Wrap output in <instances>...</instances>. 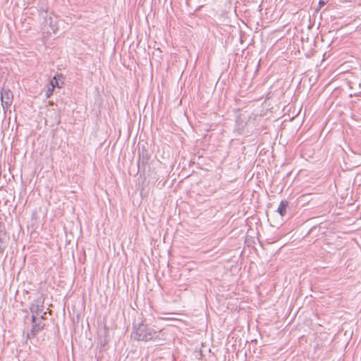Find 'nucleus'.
Instances as JSON below:
<instances>
[{"instance_id": "obj_1", "label": "nucleus", "mask_w": 361, "mask_h": 361, "mask_svg": "<svg viewBox=\"0 0 361 361\" xmlns=\"http://www.w3.org/2000/svg\"><path fill=\"white\" fill-rule=\"evenodd\" d=\"M163 336L161 330L156 331L143 323L134 326L132 337L137 341L160 340Z\"/></svg>"}, {"instance_id": "obj_2", "label": "nucleus", "mask_w": 361, "mask_h": 361, "mask_svg": "<svg viewBox=\"0 0 361 361\" xmlns=\"http://www.w3.org/2000/svg\"><path fill=\"white\" fill-rule=\"evenodd\" d=\"M45 14L46 16H44V30L49 34L56 33L58 30V17L53 13H47V11Z\"/></svg>"}, {"instance_id": "obj_3", "label": "nucleus", "mask_w": 361, "mask_h": 361, "mask_svg": "<svg viewBox=\"0 0 361 361\" xmlns=\"http://www.w3.org/2000/svg\"><path fill=\"white\" fill-rule=\"evenodd\" d=\"M13 94L8 89L3 88L1 91V100L4 109H8L12 104Z\"/></svg>"}, {"instance_id": "obj_4", "label": "nucleus", "mask_w": 361, "mask_h": 361, "mask_svg": "<svg viewBox=\"0 0 361 361\" xmlns=\"http://www.w3.org/2000/svg\"><path fill=\"white\" fill-rule=\"evenodd\" d=\"M47 314L46 312L43 313L42 315L40 316V318H37L36 315L32 314V335H35L37 333H38L39 331H41L44 326V323L42 321L44 319V315Z\"/></svg>"}, {"instance_id": "obj_5", "label": "nucleus", "mask_w": 361, "mask_h": 361, "mask_svg": "<svg viewBox=\"0 0 361 361\" xmlns=\"http://www.w3.org/2000/svg\"><path fill=\"white\" fill-rule=\"evenodd\" d=\"M44 299L42 296L37 298L32 302L30 305V311L32 314L37 317V315H39L42 312L44 309Z\"/></svg>"}, {"instance_id": "obj_6", "label": "nucleus", "mask_w": 361, "mask_h": 361, "mask_svg": "<svg viewBox=\"0 0 361 361\" xmlns=\"http://www.w3.org/2000/svg\"><path fill=\"white\" fill-rule=\"evenodd\" d=\"M288 202L285 200H282L280 202V204L277 209V212L280 214L281 216H283L286 214V209L288 207Z\"/></svg>"}, {"instance_id": "obj_7", "label": "nucleus", "mask_w": 361, "mask_h": 361, "mask_svg": "<svg viewBox=\"0 0 361 361\" xmlns=\"http://www.w3.org/2000/svg\"><path fill=\"white\" fill-rule=\"evenodd\" d=\"M55 88V85H54V80H51L49 84L47 87V90L45 93V97L47 99L49 98L53 94L54 90Z\"/></svg>"}, {"instance_id": "obj_8", "label": "nucleus", "mask_w": 361, "mask_h": 361, "mask_svg": "<svg viewBox=\"0 0 361 361\" xmlns=\"http://www.w3.org/2000/svg\"><path fill=\"white\" fill-rule=\"evenodd\" d=\"M329 0H319V4L320 6V8H322L323 6L327 4Z\"/></svg>"}, {"instance_id": "obj_9", "label": "nucleus", "mask_w": 361, "mask_h": 361, "mask_svg": "<svg viewBox=\"0 0 361 361\" xmlns=\"http://www.w3.org/2000/svg\"><path fill=\"white\" fill-rule=\"evenodd\" d=\"M51 80H54V85H55V87L57 86L59 87V83H58L57 80H56V77H54Z\"/></svg>"}]
</instances>
